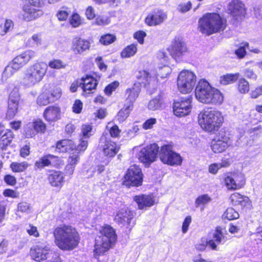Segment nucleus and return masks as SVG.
Segmentation results:
<instances>
[{
  "label": "nucleus",
  "mask_w": 262,
  "mask_h": 262,
  "mask_svg": "<svg viewBox=\"0 0 262 262\" xmlns=\"http://www.w3.org/2000/svg\"><path fill=\"white\" fill-rule=\"evenodd\" d=\"M54 243L60 249L70 251L77 247L79 234L75 228L70 225L62 224L55 227L53 231Z\"/></svg>",
  "instance_id": "f257e3e1"
},
{
  "label": "nucleus",
  "mask_w": 262,
  "mask_h": 262,
  "mask_svg": "<svg viewBox=\"0 0 262 262\" xmlns=\"http://www.w3.org/2000/svg\"><path fill=\"white\" fill-rule=\"evenodd\" d=\"M195 97L200 102L205 104H220L224 99L220 91L213 88L205 79H201L195 90Z\"/></svg>",
  "instance_id": "f03ea898"
},
{
  "label": "nucleus",
  "mask_w": 262,
  "mask_h": 262,
  "mask_svg": "<svg viewBox=\"0 0 262 262\" xmlns=\"http://www.w3.org/2000/svg\"><path fill=\"white\" fill-rule=\"evenodd\" d=\"M117 235L114 229L110 225L102 227L99 235L95 238L94 256L99 260V256L104 254L115 244Z\"/></svg>",
  "instance_id": "7ed1b4c3"
},
{
  "label": "nucleus",
  "mask_w": 262,
  "mask_h": 262,
  "mask_svg": "<svg viewBox=\"0 0 262 262\" xmlns=\"http://www.w3.org/2000/svg\"><path fill=\"white\" fill-rule=\"evenodd\" d=\"M226 22V19L217 13H207L199 19L198 28L202 33L210 35L224 30Z\"/></svg>",
  "instance_id": "20e7f679"
},
{
  "label": "nucleus",
  "mask_w": 262,
  "mask_h": 262,
  "mask_svg": "<svg viewBox=\"0 0 262 262\" xmlns=\"http://www.w3.org/2000/svg\"><path fill=\"white\" fill-rule=\"evenodd\" d=\"M224 122L222 113L217 110H204L198 115V122L204 130L212 133L218 130Z\"/></svg>",
  "instance_id": "39448f33"
},
{
  "label": "nucleus",
  "mask_w": 262,
  "mask_h": 262,
  "mask_svg": "<svg viewBox=\"0 0 262 262\" xmlns=\"http://www.w3.org/2000/svg\"><path fill=\"white\" fill-rule=\"evenodd\" d=\"M48 65L43 62H37L30 66L25 71L23 83L31 87L39 83L45 76Z\"/></svg>",
  "instance_id": "423d86ee"
},
{
  "label": "nucleus",
  "mask_w": 262,
  "mask_h": 262,
  "mask_svg": "<svg viewBox=\"0 0 262 262\" xmlns=\"http://www.w3.org/2000/svg\"><path fill=\"white\" fill-rule=\"evenodd\" d=\"M35 55L36 53L34 51L29 50L16 56L5 68L3 73V78L7 79L12 76Z\"/></svg>",
  "instance_id": "0eeeda50"
},
{
  "label": "nucleus",
  "mask_w": 262,
  "mask_h": 262,
  "mask_svg": "<svg viewBox=\"0 0 262 262\" xmlns=\"http://www.w3.org/2000/svg\"><path fill=\"white\" fill-rule=\"evenodd\" d=\"M196 76L192 71L184 70L179 74L177 79L178 90L183 94L190 93L196 83Z\"/></svg>",
  "instance_id": "6e6552de"
},
{
  "label": "nucleus",
  "mask_w": 262,
  "mask_h": 262,
  "mask_svg": "<svg viewBox=\"0 0 262 262\" xmlns=\"http://www.w3.org/2000/svg\"><path fill=\"white\" fill-rule=\"evenodd\" d=\"M159 157L163 163L170 166L180 165L182 162L181 156L173 150V146L171 144H165L161 147Z\"/></svg>",
  "instance_id": "1a4fd4ad"
},
{
  "label": "nucleus",
  "mask_w": 262,
  "mask_h": 262,
  "mask_svg": "<svg viewBox=\"0 0 262 262\" xmlns=\"http://www.w3.org/2000/svg\"><path fill=\"white\" fill-rule=\"evenodd\" d=\"M51 255L54 257L56 261L50 262H58V256L55 253L51 252L50 247L46 243H37L30 249V255L32 258L38 262H42L47 259Z\"/></svg>",
  "instance_id": "9d476101"
},
{
  "label": "nucleus",
  "mask_w": 262,
  "mask_h": 262,
  "mask_svg": "<svg viewBox=\"0 0 262 262\" xmlns=\"http://www.w3.org/2000/svg\"><path fill=\"white\" fill-rule=\"evenodd\" d=\"M142 176L143 174L139 167L135 164L132 165L124 176L123 184L128 187L140 186L142 183Z\"/></svg>",
  "instance_id": "9b49d317"
},
{
  "label": "nucleus",
  "mask_w": 262,
  "mask_h": 262,
  "mask_svg": "<svg viewBox=\"0 0 262 262\" xmlns=\"http://www.w3.org/2000/svg\"><path fill=\"white\" fill-rule=\"evenodd\" d=\"M159 146L155 143L147 145L140 151L138 154L139 160L149 166L156 160L159 153Z\"/></svg>",
  "instance_id": "f8f14e48"
},
{
  "label": "nucleus",
  "mask_w": 262,
  "mask_h": 262,
  "mask_svg": "<svg viewBox=\"0 0 262 262\" xmlns=\"http://www.w3.org/2000/svg\"><path fill=\"white\" fill-rule=\"evenodd\" d=\"M246 14L244 4L239 0H233L230 3V21L236 26L245 17Z\"/></svg>",
  "instance_id": "ddd939ff"
},
{
  "label": "nucleus",
  "mask_w": 262,
  "mask_h": 262,
  "mask_svg": "<svg viewBox=\"0 0 262 262\" xmlns=\"http://www.w3.org/2000/svg\"><path fill=\"white\" fill-rule=\"evenodd\" d=\"M20 98L19 89L15 87L10 92L8 100V108L6 115L7 119H13L18 110L19 101Z\"/></svg>",
  "instance_id": "4468645a"
},
{
  "label": "nucleus",
  "mask_w": 262,
  "mask_h": 262,
  "mask_svg": "<svg viewBox=\"0 0 262 262\" xmlns=\"http://www.w3.org/2000/svg\"><path fill=\"white\" fill-rule=\"evenodd\" d=\"M171 56L176 60H180L187 52L185 43L179 37H175L168 49Z\"/></svg>",
  "instance_id": "2eb2a0df"
},
{
  "label": "nucleus",
  "mask_w": 262,
  "mask_h": 262,
  "mask_svg": "<svg viewBox=\"0 0 262 262\" xmlns=\"http://www.w3.org/2000/svg\"><path fill=\"white\" fill-rule=\"evenodd\" d=\"M191 96H187L185 98H182L180 100L174 101L173 105L174 115L179 117L188 115L191 112Z\"/></svg>",
  "instance_id": "dca6fc26"
},
{
  "label": "nucleus",
  "mask_w": 262,
  "mask_h": 262,
  "mask_svg": "<svg viewBox=\"0 0 262 262\" xmlns=\"http://www.w3.org/2000/svg\"><path fill=\"white\" fill-rule=\"evenodd\" d=\"M224 229H222L220 227H217L213 235V239L210 240L208 242H202L201 243L197 244L195 245V248L199 251H203L208 245L212 249L215 250L216 248V244L215 242L217 244L221 242L224 237Z\"/></svg>",
  "instance_id": "f3484780"
},
{
  "label": "nucleus",
  "mask_w": 262,
  "mask_h": 262,
  "mask_svg": "<svg viewBox=\"0 0 262 262\" xmlns=\"http://www.w3.org/2000/svg\"><path fill=\"white\" fill-rule=\"evenodd\" d=\"M90 47V42L86 39L77 36L72 40L71 50L75 54H81Z\"/></svg>",
  "instance_id": "a211bd4d"
},
{
  "label": "nucleus",
  "mask_w": 262,
  "mask_h": 262,
  "mask_svg": "<svg viewBox=\"0 0 262 262\" xmlns=\"http://www.w3.org/2000/svg\"><path fill=\"white\" fill-rule=\"evenodd\" d=\"M46 129V126L43 121L41 120H36L27 124L25 127L26 137H32L38 132L43 133Z\"/></svg>",
  "instance_id": "6ab92c4d"
},
{
  "label": "nucleus",
  "mask_w": 262,
  "mask_h": 262,
  "mask_svg": "<svg viewBox=\"0 0 262 262\" xmlns=\"http://www.w3.org/2000/svg\"><path fill=\"white\" fill-rule=\"evenodd\" d=\"M43 14V11L31 5L25 4L23 8V18L27 21L35 19Z\"/></svg>",
  "instance_id": "aec40b11"
},
{
  "label": "nucleus",
  "mask_w": 262,
  "mask_h": 262,
  "mask_svg": "<svg viewBox=\"0 0 262 262\" xmlns=\"http://www.w3.org/2000/svg\"><path fill=\"white\" fill-rule=\"evenodd\" d=\"M246 184L245 175L237 171L230 173V190L243 188Z\"/></svg>",
  "instance_id": "412c9836"
},
{
  "label": "nucleus",
  "mask_w": 262,
  "mask_h": 262,
  "mask_svg": "<svg viewBox=\"0 0 262 262\" xmlns=\"http://www.w3.org/2000/svg\"><path fill=\"white\" fill-rule=\"evenodd\" d=\"M136 78L139 80L137 83H143L145 86L152 83L156 82L157 76L156 74L149 73L146 70L138 71L136 75Z\"/></svg>",
  "instance_id": "4be33fe9"
},
{
  "label": "nucleus",
  "mask_w": 262,
  "mask_h": 262,
  "mask_svg": "<svg viewBox=\"0 0 262 262\" xmlns=\"http://www.w3.org/2000/svg\"><path fill=\"white\" fill-rule=\"evenodd\" d=\"M133 217V214L130 211L125 208H122L117 211L114 220L118 224L124 226L125 225H128Z\"/></svg>",
  "instance_id": "5701e85b"
},
{
  "label": "nucleus",
  "mask_w": 262,
  "mask_h": 262,
  "mask_svg": "<svg viewBox=\"0 0 262 262\" xmlns=\"http://www.w3.org/2000/svg\"><path fill=\"white\" fill-rule=\"evenodd\" d=\"M141 86L139 83H135L132 88L126 90V95H127L125 100V105H131L133 107V103L138 97L140 92Z\"/></svg>",
  "instance_id": "b1692460"
},
{
  "label": "nucleus",
  "mask_w": 262,
  "mask_h": 262,
  "mask_svg": "<svg viewBox=\"0 0 262 262\" xmlns=\"http://www.w3.org/2000/svg\"><path fill=\"white\" fill-rule=\"evenodd\" d=\"M134 200L137 203L140 209L150 207L155 203V199L150 195H136L134 198Z\"/></svg>",
  "instance_id": "393cba45"
},
{
  "label": "nucleus",
  "mask_w": 262,
  "mask_h": 262,
  "mask_svg": "<svg viewBox=\"0 0 262 262\" xmlns=\"http://www.w3.org/2000/svg\"><path fill=\"white\" fill-rule=\"evenodd\" d=\"M166 18V14L163 11L159 10L153 14L148 15L145 21L149 26H156L162 23Z\"/></svg>",
  "instance_id": "a878e982"
},
{
  "label": "nucleus",
  "mask_w": 262,
  "mask_h": 262,
  "mask_svg": "<svg viewBox=\"0 0 262 262\" xmlns=\"http://www.w3.org/2000/svg\"><path fill=\"white\" fill-rule=\"evenodd\" d=\"M82 81V89L83 92L87 94L93 93L96 89L98 82L96 79L91 76L86 75L81 78Z\"/></svg>",
  "instance_id": "bb28decb"
},
{
  "label": "nucleus",
  "mask_w": 262,
  "mask_h": 262,
  "mask_svg": "<svg viewBox=\"0 0 262 262\" xmlns=\"http://www.w3.org/2000/svg\"><path fill=\"white\" fill-rule=\"evenodd\" d=\"M230 203L234 206L241 205L242 207L252 206L250 199L239 193H233L230 194Z\"/></svg>",
  "instance_id": "cd10ccee"
},
{
  "label": "nucleus",
  "mask_w": 262,
  "mask_h": 262,
  "mask_svg": "<svg viewBox=\"0 0 262 262\" xmlns=\"http://www.w3.org/2000/svg\"><path fill=\"white\" fill-rule=\"evenodd\" d=\"M60 109L56 106L47 107L43 113L45 119L49 122H54L60 118Z\"/></svg>",
  "instance_id": "c85d7f7f"
},
{
  "label": "nucleus",
  "mask_w": 262,
  "mask_h": 262,
  "mask_svg": "<svg viewBox=\"0 0 262 262\" xmlns=\"http://www.w3.org/2000/svg\"><path fill=\"white\" fill-rule=\"evenodd\" d=\"M228 146V138H225L221 135V139L217 140H213L211 143V149L215 153H220L224 151Z\"/></svg>",
  "instance_id": "c756f323"
},
{
  "label": "nucleus",
  "mask_w": 262,
  "mask_h": 262,
  "mask_svg": "<svg viewBox=\"0 0 262 262\" xmlns=\"http://www.w3.org/2000/svg\"><path fill=\"white\" fill-rule=\"evenodd\" d=\"M148 108L152 111L160 110L164 107V101L161 96H156L150 100L147 105Z\"/></svg>",
  "instance_id": "7c9ffc66"
},
{
  "label": "nucleus",
  "mask_w": 262,
  "mask_h": 262,
  "mask_svg": "<svg viewBox=\"0 0 262 262\" xmlns=\"http://www.w3.org/2000/svg\"><path fill=\"white\" fill-rule=\"evenodd\" d=\"M50 184L54 187H61L62 185L64 177L59 171H55L49 176Z\"/></svg>",
  "instance_id": "2f4dec72"
},
{
  "label": "nucleus",
  "mask_w": 262,
  "mask_h": 262,
  "mask_svg": "<svg viewBox=\"0 0 262 262\" xmlns=\"http://www.w3.org/2000/svg\"><path fill=\"white\" fill-rule=\"evenodd\" d=\"M74 143L71 141L63 140L56 144V150L59 152H70L73 149Z\"/></svg>",
  "instance_id": "473e14b6"
},
{
  "label": "nucleus",
  "mask_w": 262,
  "mask_h": 262,
  "mask_svg": "<svg viewBox=\"0 0 262 262\" xmlns=\"http://www.w3.org/2000/svg\"><path fill=\"white\" fill-rule=\"evenodd\" d=\"M119 148L117 147L116 144L112 141H107L105 143L103 147L104 155L109 157L114 156L118 151Z\"/></svg>",
  "instance_id": "72a5a7b5"
},
{
  "label": "nucleus",
  "mask_w": 262,
  "mask_h": 262,
  "mask_svg": "<svg viewBox=\"0 0 262 262\" xmlns=\"http://www.w3.org/2000/svg\"><path fill=\"white\" fill-rule=\"evenodd\" d=\"M13 137V132L10 130H7L0 138L1 148L3 149L5 148L11 143Z\"/></svg>",
  "instance_id": "f704fd0d"
},
{
  "label": "nucleus",
  "mask_w": 262,
  "mask_h": 262,
  "mask_svg": "<svg viewBox=\"0 0 262 262\" xmlns=\"http://www.w3.org/2000/svg\"><path fill=\"white\" fill-rule=\"evenodd\" d=\"M229 165V161L228 159L225 158L222 160V162L220 163H213L209 165L208 171L210 173L215 174H216L219 169L222 167H227Z\"/></svg>",
  "instance_id": "c9c22d12"
},
{
  "label": "nucleus",
  "mask_w": 262,
  "mask_h": 262,
  "mask_svg": "<svg viewBox=\"0 0 262 262\" xmlns=\"http://www.w3.org/2000/svg\"><path fill=\"white\" fill-rule=\"evenodd\" d=\"M50 92L49 91H45L39 95L37 99V103L39 105H46L52 102L50 96Z\"/></svg>",
  "instance_id": "e433bc0d"
},
{
  "label": "nucleus",
  "mask_w": 262,
  "mask_h": 262,
  "mask_svg": "<svg viewBox=\"0 0 262 262\" xmlns=\"http://www.w3.org/2000/svg\"><path fill=\"white\" fill-rule=\"evenodd\" d=\"M55 156L52 155H48L41 157L39 161L35 162V165L38 168H41L48 166L51 164L50 160L53 159Z\"/></svg>",
  "instance_id": "4c0bfd02"
},
{
  "label": "nucleus",
  "mask_w": 262,
  "mask_h": 262,
  "mask_svg": "<svg viewBox=\"0 0 262 262\" xmlns=\"http://www.w3.org/2000/svg\"><path fill=\"white\" fill-rule=\"evenodd\" d=\"M137 48L136 45L132 44L127 46L121 53L122 58H128L134 56L137 52Z\"/></svg>",
  "instance_id": "58836bf2"
},
{
  "label": "nucleus",
  "mask_w": 262,
  "mask_h": 262,
  "mask_svg": "<svg viewBox=\"0 0 262 262\" xmlns=\"http://www.w3.org/2000/svg\"><path fill=\"white\" fill-rule=\"evenodd\" d=\"M125 107L121 109L118 113L117 119L120 122L124 121L130 114V112L132 110L131 105H125Z\"/></svg>",
  "instance_id": "ea45409f"
},
{
  "label": "nucleus",
  "mask_w": 262,
  "mask_h": 262,
  "mask_svg": "<svg viewBox=\"0 0 262 262\" xmlns=\"http://www.w3.org/2000/svg\"><path fill=\"white\" fill-rule=\"evenodd\" d=\"M28 167L26 162L21 163L12 162L10 165L12 170L15 172H20L25 170Z\"/></svg>",
  "instance_id": "a19ab883"
},
{
  "label": "nucleus",
  "mask_w": 262,
  "mask_h": 262,
  "mask_svg": "<svg viewBox=\"0 0 262 262\" xmlns=\"http://www.w3.org/2000/svg\"><path fill=\"white\" fill-rule=\"evenodd\" d=\"M88 145V140L86 139L82 138L78 145H75L74 144L73 149H72V151H74L76 153L80 154V152L84 151L86 149Z\"/></svg>",
  "instance_id": "79ce46f5"
},
{
  "label": "nucleus",
  "mask_w": 262,
  "mask_h": 262,
  "mask_svg": "<svg viewBox=\"0 0 262 262\" xmlns=\"http://www.w3.org/2000/svg\"><path fill=\"white\" fill-rule=\"evenodd\" d=\"M70 11L67 6L62 7L56 13V17L59 21H64L67 19Z\"/></svg>",
  "instance_id": "37998d69"
},
{
  "label": "nucleus",
  "mask_w": 262,
  "mask_h": 262,
  "mask_svg": "<svg viewBox=\"0 0 262 262\" xmlns=\"http://www.w3.org/2000/svg\"><path fill=\"white\" fill-rule=\"evenodd\" d=\"M69 23L73 27L77 28L82 24V19L78 13H74L71 16Z\"/></svg>",
  "instance_id": "c03bdc74"
},
{
  "label": "nucleus",
  "mask_w": 262,
  "mask_h": 262,
  "mask_svg": "<svg viewBox=\"0 0 262 262\" xmlns=\"http://www.w3.org/2000/svg\"><path fill=\"white\" fill-rule=\"evenodd\" d=\"M238 90L242 94H246L249 91V82L244 78H241L238 81Z\"/></svg>",
  "instance_id": "a18cd8bd"
},
{
  "label": "nucleus",
  "mask_w": 262,
  "mask_h": 262,
  "mask_svg": "<svg viewBox=\"0 0 262 262\" xmlns=\"http://www.w3.org/2000/svg\"><path fill=\"white\" fill-rule=\"evenodd\" d=\"M249 47V43L247 42H243L241 46L236 50H235V54L239 59L243 58L246 55L247 52L246 48Z\"/></svg>",
  "instance_id": "49530a36"
},
{
  "label": "nucleus",
  "mask_w": 262,
  "mask_h": 262,
  "mask_svg": "<svg viewBox=\"0 0 262 262\" xmlns=\"http://www.w3.org/2000/svg\"><path fill=\"white\" fill-rule=\"evenodd\" d=\"M48 66L52 69H60L65 68L66 64L60 59H53L49 62Z\"/></svg>",
  "instance_id": "de8ad7c7"
},
{
  "label": "nucleus",
  "mask_w": 262,
  "mask_h": 262,
  "mask_svg": "<svg viewBox=\"0 0 262 262\" xmlns=\"http://www.w3.org/2000/svg\"><path fill=\"white\" fill-rule=\"evenodd\" d=\"M211 198L207 194H203L198 196L195 201V205L198 207L201 205H205L210 202Z\"/></svg>",
  "instance_id": "09e8293b"
},
{
  "label": "nucleus",
  "mask_w": 262,
  "mask_h": 262,
  "mask_svg": "<svg viewBox=\"0 0 262 262\" xmlns=\"http://www.w3.org/2000/svg\"><path fill=\"white\" fill-rule=\"evenodd\" d=\"M115 40V36L111 34H107L101 37L100 42L104 45H107L113 43Z\"/></svg>",
  "instance_id": "8fccbe9b"
},
{
  "label": "nucleus",
  "mask_w": 262,
  "mask_h": 262,
  "mask_svg": "<svg viewBox=\"0 0 262 262\" xmlns=\"http://www.w3.org/2000/svg\"><path fill=\"white\" fill-rule=\"evenodd\" d=\"M13 23L10 19H7L4 24V29L1 30V35H4L13 28Z\"/></svg>",
  "instance_id": "3c124183"
},
{
  "label": "nucleus",
  "mask_w": 262,
  "mask_h": 262,
  "mask_svg": "<svg viewBox=\"0 0 262 262\" xmlns=\"http://www.w3.org/2000/svg\"><path fill=\"white\" fill-rule=\"evenodd\" d=\"M71 155L68 158V165L75 166L79 160V154L76 153L74 151H72Z\"/></svg>",
  "instance_id": "603ef678"
},
{
  "label": "nucleus",
  "mask_w": 262,
  "mask_h": 262,
  "mask_svg": "<svg viewBox=\"0 0 262 262\" xmlns=\"http://www.w3.org/2000/svg\"><path fill=\"white\" fill-rule=\"evenodd\" d=\"M110 125L111 123H108V124L106 126V128L108 129L110 128V134L111 137L114 138L119 137L121 131L119 129L118 126L116 125L110 126Z\"/></svg>",
  "instance_id": "864d4df0"
},
{
  "label": "nucleus",
  "mask_w": 262,
  "mask_h": 262,
  "mask_svg": "<svg viewBox=\"0 0 262 262\" xmlns=\"http://www.w3.org/2000/svg\"><path fill=\"white\" fill-rule=\"evenodd\" d=\"M92 130V126L89 124H83L82 126L81 130L83 138L88 139L91 136V132Z\"/></svg>",
  "instance_id": "5fc2aeb1"
},
{
  "label": "nucleus",
  "mask_w": 262,
  "mask_h": 262,
  "mask_svg": "<svg viewBox=\"0 0 262 262\" xmlns=\"http://www.w3.org/2000/svg\"><path fill=\"white\" fill-rule=\"evenodd\" d=\"M192 7L191 3L189 1L186 3H181L179 5L178 10L179 12L184 13L188 11Z\"/></svg>",
  "instance_id": "6e6d98bb"
},
{
  "label": "nucleus",
  "mask_w": 262,
  "mask_h": 262,
  "mask_svg": "<svg viewBox=\"0 0 262 262\" xmlns=\"http://www.w3.org/2000/svg\"><path fill=\"white\" fill-rule=\"evenodd\" d=\"M18 211L29 213L31 211L30 205L27 202H21L17 206Z\"/></svg>",
  "instance_id": "4d7b16f0"
},
{
  "label": "nucleus",
  "mask_w": 262,
  "mask_h": 262,
  "mask_svg": "<svg viewBox=\"0 0 262 262\" xmlns=\"http://www.w3.org/2000/svg\"><path fill=\"white\" fill-rule=\"evenodd\" d=\"M119 83L116 81L110 83L105 88V93L107 95H110L112 92L114 91L119 86Z\"/></svg>",
  "instance_id": "13d9d810"
},
{
  "label": "nucleus",
  "mask_w": 262,
  "mask_h": 262,
  "mask_svg": "<svg viewBox=\"0 0 262 262\" xmlns=\"http://www.w3.org/2000/svg\"><path fill=\"white\" fill-rule=\"evenodd\" d=\"M156 123V119L151 118L145 121V122L142 124V127L143 129L145 130L151 129L153 127V126Z\"/></svg>",
  "instance_id": "bf43d9fd"
},
{
  "label": "nucleus",
  "mask_w": 262,
  "mask_h": 262,
  "mask_svg": "<svg viewBox=\"0 0 262 262\" xmlns=\"http://www.w3.org/2000/svg\"><path fill=\"white\" fill-rule=\"evenodd\" d=\"M171 69L169 66H164L159 68L158 74L162 77L165 78L171 73Z\"/></svg>",
  "instance_id": "052dcab7"
},
{
  "label": "nucleus",
  "mask_w": 262,
  "mask_h": 262,
  "mask_svg": "<svg viewBox=\"0 0 262 262\" xmlns=\"http://www.w3.org/2000/svg\"><path fill=\"white\" fill-rule=\"evenodd\" d=\"M110 23V21L107 17L105 16H99L96 18L95 24L97 25H106Z\"/></svg>",
  "instance_id": "680f3d73"
},
{
  "label": "nucleus",
  "mask_w": 262,
  "mask_h": 262,
  "mask_svg": "<svg viewBox=\"0 0 262 262\" xmlns=\"http://www.w3.org/2000/svg\"><path fill=\"white\" fill-rule=\"evenodd\" d=\"M27 232L30 235H32L35 237L39 236L37 227L31 224H29L28 227L27 228Z\"/></svg>",
  "instance_id": "e2e57ef3"
},
{
  "label": "nucleus",
  "mask_w": 262,
  "mask_h": 262,
  "mask_svg": "<svg viewBox=\"0 0 262 262\" xmlns=\"http://www.w3.org/2000/svg\"><path fill=\"white\" fill-rule=\"evenodd\" d=\"M191 222V217L190 216H188L185 219L182 225V232L183 233H185L187 232Z\"/></svg>",
  "instance_id": "0e129e2a"
},
{
  "label": "nucleus",
  "mask_w": 262,
  "mask_h": 262,
  "mask_svg": "<svg viewBox=\"0 0 262 262\" xmlns=\"http://www.w3.org/2000/svg\"><path fill=\"white\" fill-rule=\"evenodd\" d=\"M146 36V33L143 31H138L136 32L134 35V37L135 39H137L138 42L141 43L143 44L144 42V37Z\"/></svg>",
  "instance_id": "69168bd1"
},
{
  "label": "nucleus",
  "mask_w": 262,
  "mask_h": 262,
  "mask_svg": "<svg viewBox=\"0 0 262 262\" xmlns=\"http://www.w3.org/2000/svg\"><path fill=\"white\" fill-rule=\"evenodd\" d=\"M73 111L75 113H80L82 108V103L79 100H76L72 107Z\"/></svg>",
  "instance_id": "338daca9"
},
{
  "label": "nucleus",
  "mask_w": 262,
  "mask_h": 262,
  "mask_svg": "<svg viewBox=\"0 0 262 262\" xmlns=\"http://www.w3.org/2000/svg\"><path fill=\"white\" fill-rule=\"evenodd\" d=\"M8 242L3 239L0 243V255L5 254L8 250Z\"/></svg>",
  "instance_id": "774afa93"
}]
</instances>
